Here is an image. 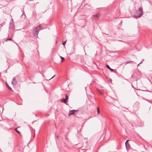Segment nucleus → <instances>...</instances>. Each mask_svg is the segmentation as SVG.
Listing matches in <instances>:
<instances>
[{
  "label": "nucleus",
  "mask_w": 152,
  "mask_h": 152,
  "mask_svg": "<svg viewBox=\"0 0 152 152\" xmlns=\"http://www.w3.org/2000/svg\"><path fill=\"white\" fill-rule=\"evenodd\" d=\"M75 111V110H70L69 111V114L70 115L73 114L74 113Z\"/></svg>",
  "instance_id": "423d86ee"
},
{
  "label": "nucleus",
  "mask_w": 152,
  "mask_h": 152,
  "mask_svg": "<svg viewBox=\"0 0 152 152\" xmlns=\"http://www.w3.org/2000/svg\"><path fill=\"white\" fill-rule=\"evenodd\" d=\"M11 39H12L11 38H8V39H7L6 41H7L8 40H11Z\"/></svg>",
  "instance_id": "dca6fc26"
},
{
  "label": "nucleus",
  "mask_w": 152,
  "mask_h": 152,
  "mask_svg": "<svg viewBox=\"0 0 152 152\" xmlns=\"http://www.w3.org/2000/svg\"><path fill=\"white\" fill-rule=\"evenodd\" d=\"M15 130L16 131V132H17L18 133H20V132L17 129V128L15 129Z\"/></svg>",
  "instance_id": "ddd939ff"
},
{
  "label": "nucleus",
  "mask_w": 152,
  "mask_h": 152,
  "mask_svg": "<svg viewBox=\"0 0 152 152\" xmlns=\"http://www.w3.org/2000/svg\"><path fill=\"white\" fill-rule=\"evenodd\" d=\"M55 75H54L53 77H52L51 78L49 79V80H50L52 79L55 76Z\"/></svg>",
  "instance_id": "a211bd4d"
},
{
  "label": "nucleus",
  "mask_w": 152,
  "mask_h": 152,
  "mask_svg": "<svg viewBox=\"0 0 152 152\" xmlns=\"http://www.w3.org/2000/svg\"><path fill=\"white\" fill-rule=\"evenodd\" d=\"M66 100L65 99H61V101L62 102H64V103H66Z\"/></svg>",
  "instance_id": "6e6552de"
},
{
  "label": "nucleus",
  "mask_w": 152,
  "mask_h": 152,
  "mask_svg": "<svg viewBox=\"0 0 152 152\" xmlns=\"http://www.w3.org/2000/svg\"><path fill=\"white\" fill-rule=\"evenodd\" d=\"M60 57L61 58L62 60V61H61V62H62L64 60V57H63L61 56H60Z\"/></svg>",
  "instance_id": "9d476101"
},
{
  "label": "nucleus",
  "mask_w": 152,
  "mask_h": 152,
  "mask_svg": "<svg viewBox=\"0 0 152 152\" xmlns=\"http://www.w3.org/2000/svg\"><path fill=\"white\" fill-rule=\"evenodd\" d=\"M97 114H98L99 113V108L98 107L97 109Z\"/></svg>",
  "instance_id": "4468645a"
},
{
  "label": "nucleus",
  "mask_w": 152,
  "mask_h": 152,
  "mask_svg": "<svg viewBox=\"0 0 152 152\" xmlns=\"http://www.w3.org/2000/svg\"><path fill=\"white\" fill-rule=\"evenodd\" d=\"M12 83L13 86H15L16 85L17 83V81L15 77L13 78Z\"/></svg>",
  "instance_id": "7ed1b4c3"
},
{
  "label": "nucleus",
  "mask_w": 152,
  "mask_h": 152,
  "mask_svg": "<svg viewBox=\"0 0 152 152\" xmlns=\"http://www.w3.org/2000/svg\"><path fill=\"white\" fill-rule=\"evenodd\" d=\"M129 140H128L125 143L126 147L127 150H128L129 148L130 147L129 145L127 143V142Z\"/></svg>",
  "instance_id": "39448f33"
},
{
  "label": "nucleus",
  "mask_w": 152,
  "mask_h": 152,
  "mask_svg": "<svg viewBox=\"0 0 152 152\" xmlns=\"http://www.w3.org/2000/svg\"><path fill=\"white\" fill-rule=\"evenodd\" d=\"M143 14V8L142 7H140L135 13L134 16L136 18L140 17Z\"/></svg>",
  "instance_id": "f257e3e1"
},
{
  "label": "nucleus",
  "mask_w": 152,
  "mask_h": 152,
  "mask_svg": "<svg viewBox=\"0 0 152 152\" xmlns=\"http://www.w3.org/2000/svg\"><path fill=\"white\" fill-rule=\"evenodd\" d=\"M42 29L43 28L42 27V25H40L34 29L33 33L34 34L37 35L39 31Z\"/></svg>",
  "instance_id": "f03ea898"
},
{
  "label": "nucleus",
  "mask_w": 152,
  "mask_h": 152,
  "mask_svg": "<svg viewBox=\"0 0 152 152\" xmlns=\"http://www.w3.org/2000/svg\"><path fill=\"white\" fill-rule=\"evenodd\" d=\"M110 80V81H112V80Z\"/></svg>",
  "instance_id": "5701e85b"
},
{
  "label": "nucleus",
  "mask_w": 152,
  "mask_h": 152,
  "mask_svg": "<svg viewBox=\"0 0 152 152\" xmlns=\"http://www.w3.org/2000/svg\"><path fill=\"white\" fill-rule=\"evenodd\" d=\"M100 15L99 13H97L96 15H93L94 18L95 19H96Z\"/></svg>",
  "instance_id": "20e7f679"
},
{
  "label": "nucleus",
  "mask_w": 152,
  "mask_h": 152,
  "mask_svg": "<svg viewBox=\"0 0 152 152\" xmlns=\"http://www.w3.org/2000/svg\"><path fill=\"white\" fill-rule=\"evenodd\" d=\"M133 62V61H127V62H125V63H126V64H127V63H129L130 62Z\"/></svg>",
  "instance_id": "f8f14e48"
},
{
  "label": "nucleus",
  "mask_w": 152,
  "mask_h": 152,
  "mask_svg": "<svg viewBox=\"0 0 152 152\" xmlns=\"http://www.w3.org/2000/svg\"><path fill=\"white\" fill-rule=\"evenodd\" d=\"M129 152H137V151L135 150L132 149L131 151H130Z\"/></svg>",
  "instance_id": "9b49d317"
},
{
  "label": "nucleus",
  "mask_w": 152,
  "mask_h": 152,
  "mask_svg": "<svg viewBox=\"0 0 152 152\" xmlns=\"http://www.w3.org/2000/svg\"><path fill=\"white\" fill-rule=\"evenodd\" d=\"M107 67L111 71H113V69H111L110 68V66L108 65H107Z\"/></svg>",
  "instance_id": "1a4fd4ad"
},
{
  "label": "nucleus",
  "mask_w": 152,
  "mask_h": 152,
  "mask_svg": "<svg viewBox=\"0 0 152 152\" xmlns=\"http://www.w3.org/2000/svg\"><path fill=\"white\" fill-rule=\"evenodd\" d=\"M65 97H66V98H65V99H66V100H67L68 99V96H67V95H66Z\"/></svg>",
  "instance_id": "2eb2a0df"
},
{
  "label": "nucleus",
  "mask_w": 152,
  "mask_h": 152,
  "mask_svg": "<svg viewBox=\"0 0 152 152\" xmlns=\"http://www.w3.org/2000/svg\"><path fill=\"white\" fill-rule=\"evenodd\" d=\"M10 28L12 29H14V26L13 24L12 23L10 24Z\"/></svg>",
  "instance_id": "0eeeda50"
},
{
  "label": "nucleus",
  "mask_w": 152,
  "mask_h": 152,
  "mask_svg": "<svg viewBox=\"0 0 152 152\" xmlns=\"http://www.w3.org/2000/svg\"><path fill=\"white\" fill-rule=\"evenodd\" d=\"M142 61H141L140 62V63H139L138 64V65H137V66H138L140 64H141L142 63Z\"/></svg>",
  "instance_id": "6ab92c4d"
},
{
  "label": "nucleus",
  "mask_w": 152,
  "mask_h": 152,
  "mask_svg": "<svg viewBox=\"0 0 152 152\" xmlns=\"http://www.w3.org/2000/svg\"><path fill=\"white\" fill-rule=\"evenodd\" d=\"M66 43V41L64 42L63 43V45H64H64Z\"/></svg>",
  "instance_id": "f3484780"
},
{
  "label": "nucleus",
  "mask_w": 152,
  "mask_h": 152,
  "mask_svg": "<svg viewBox=\"0 0 152 152\" xmlns=\"http://www.w3.org/2000/svg\"><path fill=\"white\" fill-rule=\"evenodd\" d=\"M9 87V88H10V90H12V88H11L10 87Z\"/></svg>",
  "instance_id": "412c9836"
},
{
  "label": "nucleus",
  "mask_w": 152,
  "mask_h": 152,
  "mask_svg": "<svg viewBox=\"0 0 152 152\" xmlns=\"http://www.w3.org/2000/svg\"><path fill=\"white\" fill-rule=\"evenodd\" d=\"M110 80V81H112V80Z\"/></svg>",
  "instance_id": "4be33fe9"
},
{
  "label": "nucleus",
  "mask_w": 152,
  "mask_h": 152,
  "mask_svg": "<svg viewBox=\"0 0 152 152\" xmlns=\"http://www.w3.org/2000/svg\"><path fill=\"white\" fill-rule=\"evenodd\" d=\"M6 86H8V87H9V85L7 83H6Z\"/></svg>",
  "instance_id": "aec40b11"
}]
</instances>
